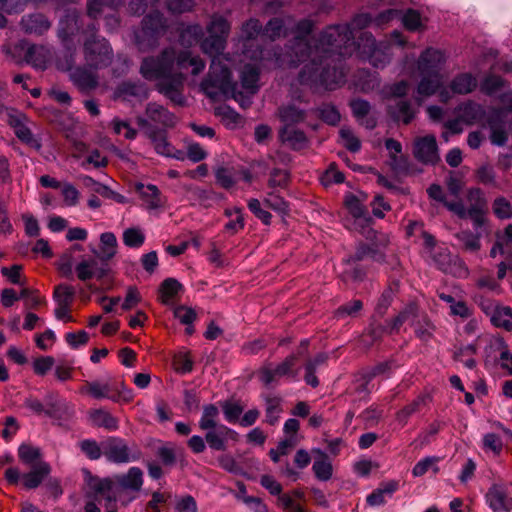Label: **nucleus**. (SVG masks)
Returning a JSON list of instances; mask_svg holds the SVG:
<instances>
[{
  "mask_svg": "<svg viewBox=\"0 0 512 512\" xmlns=\"http://www.w3.org/2000/svg\"><path fill=\"white\" fill-rule=\"evenodd\" d=\"M312 27V22L306 19L295 24L289 16L274 18L267 23L262 35L275 40L291 31L294 35L293 44L285 54L277 56V62L290 67L304 64L298 75V82L301 85L333 90L344 83V74L334 67L333 76L330 77L329 69H321L319 40L312 46L306 39Z\"/></svg>",
  "mask_w": 512,
  "mask_h": 512,
  "instance_id": "obj_1",
  "label": "nucleus"
},
{
  "mask_svg": "<svg viewBox=\"0 0 512 512\" xmlns=\"http://www.w3.org/2000/svg\"><path fill=\"white\" fill-rule=\"evenodd\" d=\"M230 31V24L222 16H213L207 26L208 36L204 39L203 29L199 24L189 25L181 31L180 43L184 47H191L200 43V48L210 56L211 64L206 78L201 82V90L209 97L216 98L219 94H231L241 106L250 103L243 92L237 91V84L232 80L230 67L231 59L223 54L226 39Z\"/></svg>",
  "mask_w": 512,
  "mask_h": 512,
  "instance_id": "obj_2",
  "label": "nucleus"
},
{
  "mask_svg": "<svg viewBox=\"0 0 512 512\" xmlns=\"http://www.w3.org/2000/svg\"><path fill=\"white\" fill-rule=\"evenodd\" d=\"M206 68L205 60L190 50L164 49L158 57H147L140 67L141 75L147 80L157 81L160 93L177 105H184L181 92L187 77H198ZM195 82V80H193Z\"/></svg>",
  "mask_w": 512,
  "mask_h": 512,
  "instance_id": "obj_3",
  "label": "nucleus"
},
{
  "mask_svg": "<svg viewBox=\"0 0 512 512\" xmlns=\"http://www.w3.org/2000/svg\"><path fill=\"white\" fill-rule=\"evenodd\" d=\"M444 63V54L439 50L430 48L421 54L418 60L421 79L417 86V101L420 102L422 98L438 93L440 100L447 102L451 98L450 91L454 94H468L477 87L476 77L469 73L456 76L450 88L445 87L444 76L441 73Z\"/></svg>",
  "mask_w": 512,
  "mask_h": 512,
  "instance_id": "obj_4",
  "label": "nucleus"
},
{
  "mask_svg": "<svg viewBox=\"0 0 512 512\" xmlns=\"http://www.w3.org/2000/svg\"><path fill=\"white\" fill-rule=\"evenodd\" d=\"M374 20L368 13H361L354 17L349 25H336L328 27L319 38L320 46V65L326 67L330 71V77L333 76L334 67L337 70L343 69L336 64L331 66L334 62L333 55L346 56L354 50L353 30L363 29L369 26ZM345 75V73H343Z\"/></svg>",
  "mask_w": 512,
  "mask_h": 512,
  "instance_id": "obj_5",
  "label": "nucleus"
},
{
  "mask_svg": "<svg viewBox=\"0 0 512 512\" xmlns=\"http://www.w3.org/2000/svg\"><path fill=\"white\" fill-rule=\"evenodd\" d=\"M97 28L89 25L83 33L87 36L83 43L85 63L92 69H102L109 66L113 59V51L108 41L96 35Z\"/></svg>",
  "mask_w": 512,
  "mask_h": 512,
  "instance_id": "obj_6",
  "label": "nucleus"
},
{
  "mask_svg": "<svg viewBox=\"0 0 512 512\" xmlns=\"http://www.w3.org/2000/svg\"><path fill=\"white\" fill-rule=\"evenodd\" d=\"M467 207L456 201L447 205V209L461 219H471L474 229L482 228L486 223L487 200L479 188H470L466 193Z\"/></svg>",
  "mask_w": 512,
  "mask_h": 512,
  "instance_id": "obj_7",
  "label": "nucleus"
},
{
  "mask_svg": "<svg viewBox=\"0 0 512 512\" xmlns=\"http://www.w3.org/2000/svg\"><path fill=\"white\" fill-rule=\"evenodd\" d=\"M167 24L163 15L158 11H151L142 21V27L135 33V42L140 51H149L158 44V38L166 30Z\"/></svg>",
  "mask_w": 512,
  "mask_h": 512,
  "instance_id": "obj_8",
  "label": "nucleus"
},
{
  "mask_svg": "<svg viewBox=\"0 0 512 512\" xmlns=\"http://www.w3.org/2000/svg\"><path fill=\"white\" fill-rule=\"evenodd\" d=\"M103 454L110 462L117 464L136 461L141 457L138 449L130 448L123 439L118 437H111L104 443Z\"/></svg>",
  "mask_w": 512,
  "mask_h": 512,
  "instance_id": "obj_9",
  "label": "nucleus"
},
{
  "mask_svg": "<svg viewBox=\"0 0 512 512\" xmlns=\"http://www.w3.org/2000/svg\"><path fill=\"white\" fill-rule=\"evenodd\" d=\"M363 43L358 44L360 53L376 68H382L390 61V45L375 42L371 34H365Z\"/></svg>",
  "mask_w": 512,
  "mask_h": 512,
  "instance_id": "obj_10",
  "label": "nucleus"
},
{
  "mask_svg": "<svg viewBox=\"0 0 512 512\" xmlns=\"http://www.w3.org/2000/svg\"><path fill=\"white\" fill-rule=\"evenodd\" d=\"M143 484V473L138 467H131L126 474L116 476L115 493L118 501L123 505H128L135 499V496H129L122 499L124 490L138 492Z\"/></svg>",
  "mask_w": 512,
  "mask_h": 512,
  "instance_id": "obj_11",
  "label": "nucleus"
},
{
  "mask_svg": "<svg viewBox=\"0 0 512 512\" xmlns=\"http://www.w3.org/2000/svg\"><path fill=\"white\" fill-rule=\"evenodd\" d=\"M414 157L424 164H436L440 157L436 138L433 135L419 137L414 142Z\"/></svg>",
  "mask_w": 512,
  "mask_h": 512,
  "instance_id": "obj_12",
  "label": "nucleus"
},
{
  "mask_svg": "<svg viewBox=\"0 0 512 512\" xmlns=\"http://www.w3.org/2000/svg\"><path fill=\"white\" fill-rule=\"evenodd\" d=\"M205 441L213 450L224 451L228 440L238 441L239 435L236 431L225 425H219L216 428L206 430Z\"/></svg>",
  "mask_w": 512,
  "mask_h": 512,
  "instance_id": "obj_13",
  "label": "nucleus"
},
{
  "mask_svg": "<svg viewBox=\"0 0 512 512\" xmlns=\"http://www.w3.org/2000/svg\"><path fill=\"white\" fill-rule=\"evenodd\" d=\"M80 15L76 10L68 11L66 15L59 21L58 38L63 45L71 43L75 35L80 32Z\"/></svg>",
  "mask_w": 512,
  "mask_h": 512,
  "instance_id": "obj_14",
  "label": "nucleus"
},
{
  "mask_svg": "<svg viewBox=\"0 0 512 512\" xmlns=\"http://www.w3.org/2000/svg\"><path fill=\"white\" fill-rule=\"evenodd\" d=\"M297 362V357L295 355H290L283 362L278 364L274 369L265 367L260 371V380L269 385L273 381L283 376H292L295 377L296 373L293 371V367Z\"/></svg>",
  "mask_w": 512,
  "mask_h": 512,
  "instance_id": "obj_15",
  "label": "nucleus"
},
{
  "mask_svg": "<svg viewBox=\"0 0 512 512\" xmlns=\"http://www.w3.org/2000/svg\"><path fill=\"white\" fill-rule=\"evenodd\" d=\"M137 123L141 128L147 129L146 133L150 138L151 142L153 143L154 148L158 154L168 157L174 156V148L167 141L166 135L163 131H156L154 129H151L148 120L142 117H139L137 119Z\"/></svg>",
  "mask_w": 512,
  "mask_h": 512,
  "instance_id": "obj_16",
  "label": "nucleus"
},
{
  "mask_svg": "<svg viewBox=\"0 0 512 512\" xmlns=\"http://www.w3.org/2000/svg\"><path fill=\"white\" fill-rule=\"evenodd\" d=\"M77 277L81 281L92 278L102 279L108 273L106 265H99L95 258L83 259L75 266Z\"/></svg>",
  "mask_w": 512,
  "mask_h": 512,
  "instance_id": "obj_17",
  "label": "nucleus"
},
{
  "mask_svg": "<svg viewBox=\"0 0 512 512\" xmlns=\"http://www.w3.org/2000/svg\"><path fill=\"white\" fill-rule=\"evenodd\" d=\"M385 147L389 153V164L391 168L397 173L407 172L409 169V160L402 153V145L395 139H387Z\"/></svg>",
  "mask_w": 512,
  "mask_h": 512,
  "instance_id": "obj_18",
  "label": "nucleus"
},
{
  "mask_svg": "<svg viewBox=\"0 0 512 512\" xmlns=\"http://www.w3.org/2000/svg\"><path fill=\"white\" fill-rule=\"evenodd\" d=\"M486 501L494 512H510L512 510V498L507 495L502 486L493 485L486 494Z\"/></svg>",
  "mask_w": 512,
  "mask_h": 512,
  "instance_id": "obj_19",
  "label": "nucleus"
},
{
  "mask_svg": "<svg viewBox=\"0 0 512 512\" xmlns=\"http://www.w3.org/2000/svg\"><path fill=\"white\" fill-rule=\"evenodd\" d=\"M89 489L94 493L95 497H102L106 502H117V495L115 493V484L109 479H101L98 477L89 476L87 479Z\"/></svg>",
  "mask_w": 512,
  "mask_h": 512,
  "instance_id": "obj_20",
  "label": "nucleus"
},
{
  "mask_svg": "<svg viewBox=\"0 0 512 512\" xmlns=\"http://www.w3.org/2000/svg\"><path fill=\"white\" fill-rule=\"evenodd\" d=\"M52 59V52L46 46H30L25 55V61L35 69L44 70Z\"/></svg>",
  "mask_w": 512,
  "mask_h": 512,
  "instance_id": "obj_21",
  "label": "nucleus"
},
{
  "mask_svg": "<svg viewBox=\"0 0 512 512\" xmlns=\"http://www.w3.org/2000/svg\"><path fill=\"white\" fill-rule=\"evenodd\" d=\"M82 393H89L95 399L107 398L112 401L118 400V393L109 381L100 382L92 381L86 382V385L81 388Z\"/></svg>",
  "mask_w": 512,
  "mask_h": 512,
  "instance_id": "obj_22",
  "label": "nucleus"
},
{
  "mask_svg": "<svg viewBox=\"0 0 512 512\" xmlns=\"http://www.w3.org/2000/svg\"><path fill=\"white\" fill-rule=\"evenodd\" d=\"M88 419L92 426L115 431L119 428V421L109 411L99 408L92 409L88 413Z\"/></svg>",
  "mask_w": 512,
  "mask_h": 512,
  "instance_id": "obj_23",
  "label": "nucleus"
},
{
  "mask_svg": "<svg viewBox=\"0 0 512 512\" xmlns=\"http://www.w3.org/2000/svg\"><path fill=\"white\" fill-rule=\"evenodd\" d=\"M51 471L47 462H38L30 471L22 475V483L27 489L37 488Z\"/></svg>",
  "mask_w": 512,
  "mask_h": 512,
  "instance_id": "obj_24",
  "label": "nucleus"
},
{
  "mask_svg": "<svg viewBox=\"0 0 512 512\" xmlns=\"http://www.w3.org/2000/svg\"><path fill=\"white\" fill-rule=\"evenodd\" d=\"M118 242L114 233L104 232L100 235L99 249L94 250V255L99 261H109L117 253Z\"/></svg>",
  "mask_w": 512,
  "mask_h": 512,
  "instance_id": "obj_25",
  "label": "nucleus"
},
{
  "mask_svg": "<svg viewBox=\"0 0 512 512\" xmlns=\"http://www.w3.org/2000/svg\"><path fill=\"white\" fill-rule=\"evenodd\" d=\"M398 487V482L395 480L380 484L377 489L367 496L366 501L368 505L372 507L384 505L387 502V498H391Z\"/></svg>",
  "mask_w": 512,
  "mask_h": 512,
  "instance_id": "obj_26",
  "label": "nucleus"
},
{
  "mask_svg": "<svg viewBox=\"0 0 512 512\" xmlns=\"http://www.w3.org/2000/svg\"><path fill=\"white\" fill-rule=\"evenodd\" d=\"M22 29L28 34L42 35L51 27V22L42 14H31L21 20Z\"/></svg>",
  "mask_w": 512,
  "mask_h": 512,
  "instance_id": "obj_27",
  "label": "nucleus"
},
{
  "mask_svg": "<svg viewBox=\"0 0 512 512\" xmlns=\"http://www.w3.org/2000/svg\"><path fill=\"white\" fill-rule=\"evenodd\" d=\"M137 190L147 210H155L163 206L164 202L157 186L139 184Z\"/></svg>",
  "mask_w": 512,
  "mask_h": 512,
  "instance_id": "obj_28",
  "label": "nucleus"
},
{
  "mask_svg": "<svg viewBox=\"0 0 512 512\" xmlns=\"http://www.w3.org/2000/svg\"><path fill=\"white\" fill-rule=\"evenodd\" d=\"M148 96V90L144 84L123 82L115 91V98H122L123 100H131L137 98L139 100L145 99Z\"/></svg>",
  "mask_w": 512,
  "mask_h": 512,
  "instance_id": "obj_29",
  "label": "nucleus"
},
{
  "mask_svg": "<svg viewBox=\"0 0 512 512\" xmlns=\"http://www.w3.org/2000/svg\"><path fill=\"white\" fill-rule=\"evenodd\" d=\"M146 114L151 121L159 123L165 127H173L176 124V117L159 104H148Z\"/></svg>",
  "mask_w": 512,
  "mask_h": 512,
  "instance_id": "obj_30",
  "label": "nucleus"
},
{
  "mask_svg": "<svg viewBox=\"0 0 512 512\" xmlns=\"http://www.w3.org/2000/svg\"><path fill=\"white\" fill-rule=\"evenodd\" d=\"M70 78L72 82L83 91L92 90L98 85L97 75L80 67L71 71Z\"/></svg>",
  "mask_w": 512,
  "mask_h": 512,
  "instance_id": "obj_31",
  "label": "nucleus"
},
{
  "mask_svg": "<svg viewBox=\"0 0 512 512\" xmlns=\"http://www.w3.org/2000/svg\"><path fill=\"white\" fill-rule=\"evenodd\" d=\"M241 85L245 90V93L250 96L257 92L258 80H259V70L255 64H247L244 66L241 71Z\"/></svg>",
  "mask_w": 512,
  "mask_h": 512,
  "instance_id": "obj_32",
  "label": "nucleus"
},
{
  "mask_svg": "<svg viewBox=\"0 0 512 512\" xmlns=\"http://www.w3.org/2000/svg\"><path fill=\"white\" fill-rule=\"evenodd\" d=\"M313 453H316L318 457L315 458L312 470L317 479L321 481H327L332 476V464L326 453L320 449H314Z\"/></svg>",
  "mask_w": 512,
  "mask_h": 512,
  "instance_id": "obj_33",
  "label": "nucleus"
},
{
  "mask_svg": "<svg viewBox=\"0 0 512 512\" xmlns=\"http://www.w3.org/2000/svg\"><path fill=\"white\" fill-rule=\"evenodd\" d=\"M280 139L293 149H301L306 146L307 138L304 132L291 126H284L279 132Z\"/></svg>",
  "mask_w": 512,
  "mask_h": 512,
  "instance_id": "obj_34",
  "label": "nucleus"
},
{
  "mask_svg": "<svg viewBox=\"0 0 512 512\" xmlns=\"http://www.w3.org/2000/svg\"><path fill=\"white\" fill-rule=\"evenodd\" d=\"M456 238L466 252L477 253L481 249V232L478 229L475 233L470 230H462L456 234Z\"/></svg>",
  "mask_w": 512,
  "mask_h": 512,
  "instance_id": "obj_35",
  "label": "nucleus"
},
{
  "mask_svg": "<svg viewBox=\"0 0 512 512\" xmlns=\"http://www.w3.org/2000/svg\"><path fill=\"white\" fill-rule=\"evenodd\" d=\"M458 113L461 115L465 124L472 125L483 119L485 111L481 105L468 102L459 106Z\"/></svg>",
  "mask_w": 512,
  "mask_h": 512,
  "instance_id": "obj_36",
  "label": "nucleus"
},
{
  "mask_svg": "<svg viewBox=\"0 0 512 512\" xmlns=\"http://www.w3.org/2000/svg\"><path fill=\"white\" fill-rule=\"evenodd\" d=\"M429 397L427 395H419L411 403L403 407L397 414L396 420L401 427H404L408 419L416 412H418L423 406L426 405Z\"/></svg>",
  "mask_w": 512,
  "mask_h": 512,
  "instance_id": "obj_37",
  "label": "nucleus"
},
{
  "mask_svg": "<svg viewBox=\"0 0 512 512\" xmlns=\"http://www.w3.org/2000/svg\"><path fill=\"white\" fill-rule=\"evenodd\" d=\"M391 115L398 121L408 124L414 117V111L408 101L395 99L394 104L389 105Z\"/></svg>",
  "mask_w": 512,
  "mask_h": 512,
  "instance_id": "obj_38",
  "label": "nucleus"
},
{
  "mask_svg": "<svg viewBox=\"0 0 512 512\" xmlns=\"http://www.w3.org/2000/svg\"><path fill=\"white\" fill-rule=\"evenodd\" d=\"M18 458L25 466L33 467L38 462H45L42 459L39 448L29 444H21L18 448Z\"/></svg>",
  "mask_w": 512,
  "mask_h": 512,
  "instance_id": "obj_39",
  "label": "nucleus"
},
{
  "mask_svg": "<svg viewBox=\"0 0 512 512\" xmlns=\"http://www.w3.org/2000/svg\"><path fill=\"white\" fill-rule=\"evenodd\" d=\"M279 117L285 126H291L304 121L305 112L294 104H288L279 109Z\"/></svg>",
  "mask_w": 512,
  "mask_h": 512,
  "instance_id": "obj_40",
  "label": "nucleus"
},
{
  "mask_svg": "<svg viewBox=\"0 0 512 512\" xmlns=\"http://www.w3.org/2000/svg\"><path fill=\"white\" fill-rule=\"evenodd\" d=\"M491 321L495 326L510 331L512 329V309L507 306H496Z\"/></svg>",
  "mask_w": 512,
  "mask_h": 512,
  "instance_id": "obj_41",
  "label": "nucleus"
},
{
  "mask_svg": "<svg viewBox=\"0 0 512 512\" xmlns=\"http://www.w3.org/2000/svg\"><path fill=\"white\" fill-rule=\"evenodd\" d=\"M218 417H219V410L215 405H213V404L205 405L203 407V412H202L201 418L199 420L200 429L206 431V430L218 427L219 426L217 424Z\"/></svg>",
  "mask_w": 512,
  "mask_h": 512,
  "instance_id": "obj_42",
  "label": "nucleus"
},
{
  "mask_svg": "<svg viewBox=\"0 0 512 512\" xmlns=\"http://www.w3.org/2000/svg\"><path fill=\"white\" fill-rule=\"evenodd\" d=\"M215 178L222 188L230 189L238 181V172L233 168L219 167L215 171Z\"/></svg>",
  "mask_w": 512,
  "mask_h": 512,
  "instance_id": "obj_43",
  "label": "nucleus"
},
{
  "mask_svg": "<svg viewBox=\"0 0 512 512\" xmlns=\"http://www.w3.org/2000/svg\"><path fill=\"white\" fill-rule=\"evenodd\" d=\"M156 6H164L173 14H180L190 11L194 6L193 0H157Z\"/></svg>",
  "mask_w": 512,
  "mask_h": 512,
  "instance_id": "obj_44",
  "label": "nucleus"
},
{
  "mask_svg": "<svg viewBox=\"0 0 512 512\" xmlns=\"http://www.w3.org/2000/svg\"><path fill=\"white\" fill-rule=\"evenodd\" d=\"M125 0H89L87 2V14L90 18L96 19L102 12L104 6L116 9Z\"/></svg>",
  "mask_w": 512,
  "mask_h": 512,
  "instance_id": "obj_45",
  "label": "nucleus"
},
{
  "mask_svg": "<svg viewBox=\"0 0 512 512\" xmlns=\"http://www.w3.org/2000/svg\"><path fill=\"white\" fill-rule=\"evenodd\" d=\"M123 243L130 248H140L145 242V234L138 227L127 228L123 232Z\"/></svg>",
  "mask_w": 512,
  "mask_h": 512,
  "instance_id": "obj_46",
  "label": "nucleus"
},
{
  "mask_svg": "<svg viewBox=\"0 0 512 512\" xmlns=\"http://www.w3.org/2000/svg\"><path fill=\"white\" fill-rule=\"evenodd\" d=\"M174 316L184 325H186V333L191 335L194 332L193 322L196 319V312L194 309L186 306H179L174 310Z\"/></svg>",
  "mask_w": 512,
  "mask_h": 512,
  "instance_id": "obj_47",
  "label": "nucleus"
},
{
  "mask_svg": "<svg viewBox=\"0 0 512 512\" xmlns=\"http://www.w3.org/2000/svg\"><path fill=\"white\" fill-rule=\"evenodd\" d=\"M181 288V284L173 278L164 280L160 287V297L162 302L167 304L173 297L177 295Z\"/></svg>",
  "mask_w": 512,
  "mask_h": 512,
  "instance_id": "obj_48",
  "label": "nucleus"
},
{
  "mask_svg": "<svg viewBox=\"0 0 512 512\" xmlns=\"http://www.w3.org/2000/svg\"><path fill=\"white\" fill-rule=\"evenodd\" d=\"M65 50L57 57L56 66L62 71H71L75 63V49L70 47V43L63 45Z\"/></svg>",
  "mask_w": 512,
  "mask_h": 512,
  "instance_id": "obj_49",
  "label": "nucleus"
},
{
  "mask_svg": "<svg viewBox=\"0 0 512 512\" xmlns=\"http://www.w3.org/2000/svg\"><path fill=\"white\" fill-rule=\"evenodd\" d=\"M439 458L437 457H425L418 461L412 469V474L415 477H421L425 473H427L430 469L437 473L439 471V467L437 463Z\"/></svg>",
  "mask_w": 512,
  "mask_h": 512,
  "instance_id": "obj_50",
  "label": "nucleus"
},
{
  "mask_svg": "<svg viewBox=\"0 0 512 512\" xmlns=\"http://www.w3.org/2000/svg\"><path fill=\"white\" fill-rule=\"evenodd\" d=\"M75 290L72 286L59 284L54 290V300L57 304L70 305L73 300Z\"/></svg>",
  "mask_w": 512,
  "mask_h": 512,
  "instance_id": "obj_51",
  "label": "nucleus"
},
{
  "mask_svg": "<svg viewBox=\"0 0 512 512\" xmlns=\"http://www.w3.org/2000/svg\"><path fill=\"white\" fill-rule=\"evenodd\" d=\"M80 450L90 459L98 460L103 454L101 447L97 441L93 439H85L78 443Z\"/></svg>",
  "mask_w": 512,
  "mask_h": 512,
  "instance_id": "obj_52",
  "label": "nucleus"
},
{
  "mask_svg": "<svg viewBox=\"0 0 512 512\" xmlns=\"http://www.w3.org/2000/svg\"><path fill=\"white\" fill-rule=\"evenodd\" d=\"M281 412V400L278 397H268L266 399V421L274 425Z\"/></svg>",
  "mask_w": 512,
  "mask_h": 512,
  "instance_id": "obj_53",
  "label": "nucleus"
},
{
  "mask_svg": "<svg viewBox=\"0 0 512 512\" xmlns=\"http://www.w3.org/2000/svg\"><path fill=\"white\" fill-rule=\"evenodd\" d=\"M444 273L451 274L458 278H465L468 276L469 271L464 261L455 255L450 264L445 267Z\"/></svg>",
  "mask_w": 512,
  "mask_h": 512,
  "instance_id": "obj_54",
  "label": "nucleus"
},
{
  "mask_svg": "<svg viewBox=\"0 0 512 512\" xmlns=\"http://www.w3.org/2000/svg\"><path fill=\"white\" fill-rule=\"evenodd\" d=\"M493 212L500 219L512 217V205L504 197H498L493 202Z\"/></svg>",
  "mask_w": 512,
  "mask_h": 512,
  "instance_id": "obj_55",
  "label": "nucleus"
},
{
  "mask_svg": "<svg viewBox=\"0 0 512 512\" xmlns=\"http://www.w3.org/2000/svg\"><path fill=\"white\" fill-rule=\"evenodd\" d=\"M340 138L342 144L351 152H357L360 150L361 144L359 139L353 134L352 130L349 128H341L340 129Z\"/></svg>",
  "mask_w": 512,
  "mask_h": 512,
  "instance_id": "obj_56",
  "label": "nucleus"
},
{
  "mask_svg": "<svg viewBox=\"0 0 512 512\" xmlns=\"http://www.w3.org/2000/svg\"><path fill=\"white\" fill-rule=\"evenodd\" d=\"M289 182V173L283 169H273L270 173L268 185L271 188H284Z\"/></svg>",
  "mask_w": 512,
  "mask_h": 512,
  "instance_id": "obj_57",
  "label": "nucleus"
},
{
  "mask_svg": "<svg viewBox=\"0 0 512 512\" xmlns=\"http://www.w3.org/2000/svg\"><path fill=\"white\" fill-rule=\"evenodd\" d=\"M262 31V25L256 19L248 20L243 26L241 31V37L248 41L257 37Z\"/></svg>",
  "mask_w": 512,
  "mask_h": 512,
  "instance_id": "obj_58",
  "label": "nucleus"
},
{
  "mask_svg": "<svg viewBox=\"0 0 512 512\" xmlns=\"http://www.w3.org/2000/svg\"><path fill=\"white\" fill-rule=\"evenodd\" d=\"M418 307L415 303H409L393 320V329H398L403 323L417 315Z\"/></svg>",
  "mask_w": 512,
  "mask_h": 512,
  "instance_id": "obj_59",
  "label": "nucleus"
},
{
  "mask_svg": "<svg viewBox=\"0 0 512 512\" xmlns=\"http://www.w3.org/2000/svg\"><path fill=\"white\" fill-rule=\"evenodd\" d=\"M504 86V81L498 76H488L481 83V91L492 95L498 92Z\"/></svg>",
  "mask_w": 512,
  "mask_h": 512,
  "instance_id": "obj_60",
  "label": "nucleus"
},
{
  "mask_svg": "<svg viewBox=\"0 0 512 512\" xmlns=\"http://www.w3.org/2000/svg\"><path fill=\"white\" fill-rule=\"evenodd\" d=\"M248 208L264 224H266V225L270 224L272 216L268 211L262 209L261 203L258 199H255V198L250 199L248 201Z\"/></svg>",
  "mask_w": 512,
  "mask_h": 512,
  "instance_id": "obj_61",
  "label": "nucleus"
},
{
  "mask_svg": "<svg viewBox=\"0 0 512 512\" xmlns=\"http://www.w3.org/2000/svg\"><path fill=\"white\" fill-rule=\"evenodd\" d=\"M19 299H23L25 302V306L30 309L37 308L43 302V300L40 298L36 291L28 288H23L21 290Z\"/></svg>",
  "mask_w": 512,
  "mask_h": 512,
  "instance_id": "obj_62",
  "label": "nucleus"
},
{
  "mask_svg": "<svg viewBox=\"0 0 512 512\" xmlns=\"http://www.w3.org/2000/svg\"><path fill=\"white\" fill-rule=\"evenodd\" d=\"M54 365V358L51 356H43L37 358L33 362V369L37 375H45Z\"/></svg>",
  "mask_w": 512,
  "mask_h": 512,
  "instance_id": "obj_63",
  "label": "nucleus"
},
{
  "mask_svg": "<svg viewBox=\"0 0 512 512\" xmlns=\"http://www.w3.org/2000/svg\"><path fill=\"white\" fill-rule=\"evenodd\" d=\"M405 28L411 31L417 30L421 26V16L415 10H408L402 17Z\"/></svg>",
  "mask_w": 512,
  "mask_h": 512,
  "instance_id": "obj_64",
  "label": "nucleus"
}]
</instances>
